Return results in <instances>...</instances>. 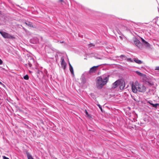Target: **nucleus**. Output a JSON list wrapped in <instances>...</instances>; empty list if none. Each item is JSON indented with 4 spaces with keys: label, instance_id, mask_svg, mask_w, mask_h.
<instances>
[{
    "label": "nucleus",
    "instance_id": "nucleus-1",
    "mask_svg": "<svg viewBox=\"0 0 159 159\" xmlns=\"http://www.w3.org/2000/svg\"><path fill=\"white\" fill-rule=\"evenodd\" d=\"M108 80V77H106L103 80L101 76L96 78L97 86L99 89H101L104 85L106 84Z\"/></svg>",
    "mask_w": 159,
    "mask_h": 159
},
{
    "label": "nucleus",
    "instance_id": "nucleus-2",
    "mask_svg": "<svg viewBox=\"0 0 159 159\" xmlns=\"http://www.w3.org/2000/svg\"><path fill=\"white\" fill-rule=\"evenodd\" d=\"M139 84L137 81H136L132 85V90L134 93H136L137 91V89L139 86Z\"/></svg>",
    "mask_w": 159,
    "mask_h": 159
},
{
    "label": "nucleus",
    "instance_id": "nucleus-3",
    "mask_svg": "<svg viewBox=\"0 0 159 159\" xmlns=\"http://www.w3.org/2000/svg\"><path fill=\"white\" fill-rule=\"evenodd\" d=\"M0 33L4 38H5L13 39L15 38L13 36L4 32L0 31Z\"/></svg>",
    "mask_w": 159,
    "mask_h": 159
},
{
    "label": "nucleus",
    "instance_id": "nucleus-4",
    "mask_svg": "<svg viewBox=\"0 0 159 159\" xmlns=\"http://www.w3.org/2000/svg\"><path fill=\"white\" fill-rule=\"evenodd\" d=\"M28 63L26 64V66H29L30 67H31L34 62L33 58L31 57H29L27 59Z\"/></svg>",
    "mask_w": 159,
    "mask_h": 159
},
{
    "label": "nucleus",
    "instance_id": "nucleus-5",
    "mask_svg": "<svg viewBox=\"0 0 159 159\" xmlns=\"http://www.w3.org/2000/svg\"><path fill=\"white\" fill-rule=\"evenodd\" d=\"M101 65V64L96 66H93L90 68L89 71V73H95L97 70L99 66Z\"/></svg>",
    "mask_w": 159,
    "mask_h": 159
},
{
    "label": "nucleus",
    "instance_id": "nucleus-6",
    "mask_svg": "<svg viewBox=\"0 0 159 159\" xmlns=\"http://www.w3.org/2000/svg\"><path fill=\"white\" fill-rule=\"evenodd\" d=\"M138 89H137V91L141 92H144L146 90V87L143 85H141L139 84V86L138 87Z\"/></svg>",
    "mask_w": 159,
    "mask_h": 159
},
{
    "label": "nucleus",
    "instance_id": "nucleus-7",
    "mask_svg": "<svg viewBox=\"0 0 159 159\" xmlns=\"http://www.w3.org/2000/svg\"><path fill=\"white\" fill-rule=\"evenodd\" d=\"M61 65L62 67L64 69H65L66 68V64L64 61V59L63 58L61 57Z\"/></svg>",
    "mask_w": 159,
    "mask_h": 159
},
{
    "label": "nucleus",
    "instance_id": "nucleus-8",
    "mask_svg": "<svg viewBox=\"0 0 159 159\" xmlns=\"http://www.w3.org/2000/svg\"><path fill=\"white\" fill-rule=\"evenodd\" d=\"M120 83V80H118L112 84L113 87L114 88H116L117 87Z\"/></svg>",
    "mask_w": 159,
    "mask_h": 159
},
{
    "label": "nucleus",
    "instance_id": "nucleus-9",
    "mask_svg": "<svg viewBox=\"0 0 159 159\" xmlns=\"http://www.w3.org/2000/svg\"><path fill=\"white\" fill-rule=\"evenodd\" d=\"M135 44L139 48H140L142 46V43L138 39H136L134 42Z\"/></svg>",
    "mask_w": 159,
    "mask_h": 159
},
{
    "label": "nucleus",
    "instance_id": "nucleus-10",
    "mask_svg": "<svg viewBox=\"0 0 159 159\" xmlns=\"http://www.w3.org/2000/svg\"><path fill=\"white\" fill-rule=\"evenodd\" d=\"M119 85H120V89H123L125 86L124 82L122 81H120V83Z\"/></svg>",
    "mask_w": 159,
    "mask_h": 159
},
{
    "label": "nucleus",
    "instance_id": "nucleus-11",
    "mask_svg": "<svg viewBox=\"0 0 159 159\" xmlns=\"http://www.w3.org/2000/svg\"><path fill=\"white\" fill-rule=\"evenodd\" d=\"M69 66H70L69 69H70V72L73 75H74V70H73V67L70 64V63H69Z\"/></svg>",
    "mask_w": 159,
    "mask_h": 159
},
{
    "label": "nucleus",
    "instance_id": "nucleus-12",
    "mask_svg": "<svg viewBox=\"0 0 159 159\" xmlns=\"http://www.w3.org/2000/svg\"><path fill=\"white\" fill-rule=\"evenodd\" d=\"M134 60L136 63L138 64H141L143 63L142 61L138 59L137 58H134Z\"/></svg>",
    "mask_w": 159,
    "mask_h": 159
},
{
    "label": "nucleus",
    "instance_id": "nucleus-13",
    "mask_svg": "<svg viewBox=\"0 0 159 159\" xmlns=\"http://www.w3.org/2000/svg\"><path fill=\"white\" fill-rule=\"evenodd\" d=\"M25 23L26 25H28V26H29L30 27H32V28L34 27L32 23L31 22H25Z\"/></svg>",
    "mask_w": 159,
    "mask_h": 159
},
{
    "label": "nucleus",
    "instance_id": "nucleus-14",
    "mask_svg": "<svg viewBox=\"0 0 159 159\" xmlns=\"http://www.w3.org/2000/svg\"><path fill=\"white\" fill-rule=\"evenodd\" d=\"M136 73L138 75H139L140 76H145V75L143 74V73H141V72H139V71H136Z\"/></svg>",
    "mask_w": 159,
    "mask_h": 159
},
{
    "label": "nucleus",
    "instance_id": "nucleus-15",
    "mask_svg": "<svg viewBox=\"0 0 159 159\" xmlns=\"http://www.w3.org/2000/svg\"><path fill=\"white\" fill-rule=\"evenodd\" d=\"M148 102L153 107H154L155 108H157V105H158V104H153L152 103H151L149 102Z\"/></svg>",
    "mask_w": 159,
    "mask_h": 159
},
{
    "label": "nucleus",
    "instance_id": "nucleus-16",
    "mask_svg": "<svg viewBox=\"0 0 159 159\" xmlns=\"http://www.w3.org/2000/svg\"><path fill=\"white\" fill-rule=\"evenodd\" d=\"M27 155L28 159H34L31 155L29 153H27Z\"/></svg>",
    "mask_w": 159,
    "mask_h": 159
},
{
    "label": "nucleus",
    "instance_id": "nucleus-17",
    "mask_svg": "<svg viewBox=\"0 0 159 159\" xmlns=\"http://www.w3.org/2000/svg\"><path fill=\"white\" fill-rule=\"evenodd\" d=\"M144 43L147 47H149L150 46V44L146 41Z\"/></svg>",
    "mask_w": 159,
    "mask_h": 159
},
{
    "label": "nucleus",
    "instance_id": "nucleus-18",
    "mask_svg": "<svg viewBox=\"0 0 159 159\" xmlns=\"http://www.w3.org/2000/svg\"><path fill=\"white\" fill-rule=\"evenodd\" d=\"M24 79L26 80H28L29 78L28 75H25L24 76Z\"/></svg>",
    "mask_w": 159,
    "mask_h": 159
},
{
    "label": "nucleus",
    "instance_id": "nucleus-19",
    "mask_svg": "<svg viewBox=\"0 0 159 159\" xmlns=\"http://www.w3.org/2000/svg\"><path fill=\"white\" fill-rule=\"evenodd\" d=\"M85 113L87 115V116H88V117H91V116H90V115L88 114V112L86 110H85Z\"/></svg>",
    "mask_w": 159,
    "mask_h": 159
},
{
    "label": "nucleus",
    "instance_id": "nucleus-20",
    "mask_svg": "<svg viewBox=\"0 0 159 159\" xmlns=\"http://www.w3.org/2000/svg\"><path fill=\"white\" fill-rule=\"evenodd\" d=\"M146 84L150 86H152L153 85L152 83H151L149 82H146Z\"/></svg>",
    "mask_w": 159,
    "mask_h": 159
},
{
    "label": "nucleus",
    "instance_id": "nucleus-21",
    "mask_svg": "<svg viewBox=\"0 0 159 159\" xmlns=\"http://www.w3.org/2000/svg\"><path fill=\"white\" fill-rule=\"evenodd\" d=\"M120 58H122V59H123V58H125V59L126 57H125V55H121L120 56Z\"/></svg>",
    "mask_w": 159,
    "mask_h": 159
},
{
    "label": "nucleus",
    "instance_id": "nucleus-22",
    "mask_svg": "<svg viewBox=\"0 0 159 159\" xmlns=\"http://www.w3.org/2000/svg\"><path fill=\"white\" fill-rule=\"evenodd\" d=\"M98 106L99 107V108L101 109V111H102V109L101 106L99 104H98Z\"/></svg>",
    "mask_w": 159,
    "mask_h": 159
},
{
    "label": "nucleus",
    "instance_id": "nucleus-23",
    "mask_svg": "<svg viewBox=\"0 0 159 159\" xmlns=\"http://www.w3.org/2000/svg\"><path fill=\"white\" fill-rule=\"evenodd\" d=\"M155 70H159V66H156L155 68Z\"/></svg>",
    "mask_w": 159,
    "mask_h": 159
},
{
    "label": "nucleus",
    "instance_id": "nucleus-24",
    "mask_svg": "<svg viewBox=\"0 0 159 159\" xmlns=\"http://www.w3.org/2000/svg\"><path fill=\"white\" fill-rule=\"evenodd\" d=\"M3 159H9V158H8L7 157L5 156H3Z\"/></svg>",
    "mask_w": 159,
    "mask_h": 159
},
{
    "label": "nucleus",
    "instance_id": "nucleus-25",
    "mask_svg": "<svg viewBox=\"0 0 159 159\" xmlns=\"http://www.w3.org/2000/svg\"><path fill=\"white\" fill-rule=\"evenodd\" d=\"M127 61H130L131 62H132L133 61H132V60L131 59H130V58L127 59Z\"/></svg>",
    "mask_w": 159,
    "mask_h": 159
},
{
    "label": "nucleus",
    "instance_id": "nucleus-26",
    "mask_svg": "<svg viewBox=\"0 0 159 159\" xmlns=\"http://www.w3.org/2000/svg\"><path fill=\"white\" fill-rule=\"evenodd\" d=\"M141 40H142V42L143 43H144L146 41L145 40H144L143 39L141 38Z\"/></svg>",
    "mask_w": 159,
    "mask_h": 159
},
{
    "label": "nucleus",
    "instance_id": "nucleus-27",
    "mask_svg": "<svg viewBox=\"0 0 159 159\" xmlns=\"http://www.w3.org/2000/svg\"><path fill=\"white\" fill-rule=\"evenodd\" d=\"M121 27L120 28V30H123V29H122V28H125V26H122V25H121Z\"/></svg>",
    "mask_w": 159,
    "mask_h": 159
},
{
    "label": "nucleus",
    "instance_id": "nucleus-28",
    "mask_svg": "<svg viewBox=\"0 0 159 159\" xmlns=\"http://www.w3.org/2000/svg\"><path fill=\"white\" fill-rule=\"evenodd\" d=\"M2 63V60L0 59V65H1Z\"/></svg>",
    "mask_w": 159,
    "mask_h": 159
},
{
    "label": "nucleus",
    "instance_id": "nucleus-29",
    "mask_svg": "<svg viewBox=\"0 0 159 159\" xmlns=\"http://www.w3.org/2000/svg\"><path fill=\"white\" fill-rule=\"evenodd\" d=\"M59 2H64L63 0H59Z\"/></svg>",
    "mask_w": 159,
    "mask_h": 159
},
{
    "label": "nucleus",
    "instance_id": "nucleus-30",
    "mask_svg": "<svg viewBox=\"0 0 159 159\" xmlns=\"http://www.w3.org/2000/svg\"><path fill=\"white\" fill-rule=\"evenodd\" d=\"M0 84H2V83L1 82H0Z\"/></svg>",
    "mask_w": 159,
    "mask_h": 159
},
{
    "label": "nucleus",
    "instance_id": "nucleus-31",
    "mask_svg": "<svg viewBox=\"0 0 159 159\" xmlns=\"http://www.w3.org/2000/svg\"><path fill=\"white\" fill-rule=\"evenodd\" d=\"M1 11H0V14H1Z\"/></svg>",
    "mask_w": 159,
    "mask_h": 159
}]
</instances>
